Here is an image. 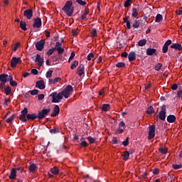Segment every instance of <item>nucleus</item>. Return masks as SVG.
I'll return each instance as SVG.
<instances>
[{
    "label": "nucleus",
    "mask_w": 182,
    "mask_h": 182,
    "mask_svg": "<svg viewBox=\"0 0 182 182\" xmlns=\"http://www.w3.org/2000/svg\"><path fill=\"white\" fill-rule=\"evenodd\" d=\"M52 97V102L53 103H59L63 97L61 92H53L50 95Z\"/></svg>",
    "instance_id": "3"
},
{
    "label": "nucleus",
    "mask_w": 182,
    "mask_h": 182,
    "mask_svg": "<svg viewBox=\"0 0 182 182\" xmlns=\"http://www.w3.org/2000/svg\"><path fill=\"white\" fill-rule=\"evenodd\" d=\"M126 127V124L124 122L122 121L119 124V128L117 130V133H119V134H122L124 132V127Z\"/></svg>",
    "instance_id": "11"
},
{
    "label": "nucleus",
    "mask_w": 182,
    "mask_h": 182,
    "mask_svg": "<svg viewBox=\"0 0 182 182\" xmlns=\"http://www.w3.org/2000/svg\"><path fill=\"white\" fill-rule=\"evenodd\" d=\"M159 173H160V169H159V168H156L153 170L154 174H159Z\"/></svg>",
    "instance_id": "61"
},
{
    "label": "nucleus",
    "mask_w": 182,
    "mask_h": 182,
    "mask_svg": "<svg viewBox=\"0 0 182 182\" xmlns=\"http://www.w3.org/2000/svg\"><path fill=\"white\" fill-rule=\"evenodd\" d=\"M26 118L28 119V120H35V119H38V114L35 113L28 114L26 115Z\"/></svg>",
    "instance_id": "20"
},
{
    "label": "nucleus",
    "mask_w": 182,
    "mask_h": 182,
    "mask_svg": "<svg viewBox=\"0 0 182 182\" xmlns=\"http://www.w3.org/2000/svg\"><path fill=\"white\" fill-rule=\"evenodd\" d=\"M36 62L38 65V66L41 67L42 65H43V58L41 57V55L37 54L36 58Z\"/></svg>",
    "instance_id": "15"
},
{
    "label": "nucleus",
    "mask_w": 182,
    "mask_h": 182,
    "mask_svg": "<svg viewBox=\"0 0 182 182\" xmlns=\"http://www.w3.org/2000/svg\"><path fill=\"white\" fill-rule=\"evenodd\" d=\"M138 15H139V13H137V9L133 8L132 14V16H133V18H137Z\"/></svg>",
    "instance_id": "37"
},
{
    "label": "nucleus",
    "mask_w": 182,
    "mask_h": 182,
    "mask_svg": "<svg viewBox=\"0 0 182 182\" xmlns=\"http://www.w3.org/2000/svg\"><path fill=\"white\" fill-rule=\"evenodd\" d=\"M9 82H10L11 86H12L13 87L18 86V82H16V81L14 80V77H12V75H9Z\"/></svg>",
    "instance_id": "22"
},
{
    "label": "nucleus",
    "mask_w": 182,
    "mask_h": 182,
    "mask_svg": "<svg viewBox=\"0 0 182 182\" xmlns=\"http://www.w3.org/2000/svg\"><path fill=\"white\" fill-rule=\"evenodd\" d=\"M80 146L82 147H87V142H86V141H82L80 143Z\"/></svg>",
    "instance_id": "59"
},
{
    "label": "nucleus",
    "mask_w": 182,
    "mask_h": 182,
    "mask_svg": "<svg viewBox=\"0 0 182 182\" xmlns=\"http://www.w3.org/2000/svg\"><path fill=\"white\" fill-rule=\"evenodd\" d=\"M76 2L79 4L80 5H82V6H85L86 5V1H84L82 0H76Z\"/></svg>",
    "instance_id": "52"
},
{
    "label": "nucleus",
    "mask_w": 182,
    "mask_h": 182,
    "mask_svg": "<svg viewBox=\"0 0 182 182\" xmlns=\"http://www.w3.org/2000/svg\"><path fill=\"white\" fill-rule=\"evenodd\" d=\"M45 40H41L40 41L37 42L36 43V48L37 50H39L40 52L43 50V48H45Z\"/></svg>",
    "instance_id": "6"
},
{
    "label": "nucleus",
    "mask_w": 182,
    "mask_h": 182,
    "mask_svg": "<svg viewBox=\"0 0 182 182\" xmlns=\"http://www.w3.org/2000/svg\"><path fill=\"white\" fill-rule=\"evenodd\" d=\"M14 119H15V115L13 114L11 115L9 118H8L6 122V123H11V122H12V120H14Z\"/></svg>",
    "instance_id": "51"
},
{
    "label": "nucleus",
    "mask_w": 182,
    "mask_h": 182,
    "mask_svg": "<svg viewBox=\"0 0 182 182\" xmlns=\"http://www.w3.org/2000/svg\"><path fill=\"white\" fill-rule=\"evenodd\" d=\"M101 109L103 112H107V110H110V105L109 104H104L101 105Z\"/></svg>",
    "instance_id": "24"
},
{
    "label": "nucleus",
    "mask_w": 182,
    "mask_h": 182,
    "mask_svg": "<svg viewBox=\"0 0 182 182\" xmlns=\"http://www.w3.org/2000/svg\"><path fill=\"white\" fill-rule=\"evenodd\" d=\"M87 15H89V11L87 9H85V11H82L81 19L85 20Z\"/></svg>",
    "instance_id": "27"
},
{
    "label": "nucleus",
    "mask_w": 182,
    "mask_h": 182,
    "mask_svg": "<svg viewBox=\"0 0 182 182\" xmlns=\"http://www.w3.org/2000/svg\"><path fill=\"white\" fill-rule=\"evenodd\" d=\"M44 98H45V95L43 94H40L38 96V100H43Z\"/></svg>",
    "instance_id": "60"
},
{
    "label": "nucleus",
    "mask_w": 182,
    "mask_h": 182,
    "mask_svg": "<svg viewBox=\"0 0 182 182\" xmlns=\"http://www.w3.org/2000/svg\"><path fill=\"white\" fill-rule=\"evenodd\" d=\"M73 2L72 1H68L65 3L64 7L63 8V11L68 15V16H72L73 15Z\"/></svg>",
    "instance_id": "1"
},
{
    "label": "nucleus",
    "mask_w": 182,
    "mask_h": 182,
    "mask_svg": "<svg viewBox=\"0 0 182 182\" xmlns=\"http://www.w3.org/2000/svg\"><path fill=\"white\" fill-rule=\"evenodd\" d=\"M117 68H124L126 66V64L124 63H118L116 64Z\"/></svg>",
    "instance_id": "53"
},
{
    "label": "nucleus",
    "mask_w": 182,
    "mask_h": 182,
    "mask_svg": "<svg viewBox=\"0 0 182 182\" xmlns=\"http://www.w3.org/2000/svg\"><path fill=\"white\" fill-rule=\"evenodd\" d=\"M36 170V165L34 164H31L29 166V171L30 173H33Z\"/></svg>",
    "instance_id": "33"
},
{
    "label": "nucleus",
    "mask_w": 182,
    "mask_h": 182,
    "mask_svg": "<svg viewBox=\"0 0 182 182\" xmlns=\"http://www.w3.org/2000/svg\"><path fill=\"white\" fill-rule=\"evenodd\" d=\"M52 73H53V70H49V71H48V72L46 73V77H47L48 79H49V77H52Z\"/></svg>",
    "instance_id": "50"
},
{
    "label": "nucleus",
    "mask_w": 182,
    "mask_h": 182,
    "mask_svg": "<svg viewBox=\"0 0 182 182\" xmlns=\"http://www.w3.org/2000/svg\"><path fill=\"white\" fill-rule=\"evenodd\" d=\"M163 21V16L161 14H157L156 16L155 22L159 23V22H161Z\"/></svg>",
    "instance_id": "32"
},
{
    "label": "nucleus",
    "mask_w": 182,
    "mask_h": 182,
    "mask_svg": "<svg viewBox=\"0 0 182 182\" xmlns=\"http://www.w3.org/2000/svg\"><path fill=\"white\" fill-rule=\"evenodd\" d=\"M154 113V109L153 108V107L150 106L149 107H148V109L146 110V114H152Z\"/></svg>",
    "instance_id": "35"
},
{
    "label": "nucleus",
    "mask_w": 182,
    "mask_h": 182,
    "mask_svg": "<svg viewBox=\"0 0 182 182\" xmlns=\"http://www.w3.org/2000/svg\"><path fill=\"white\" fill-rule=\"evenodd\" d=\"M157 50L154 48H147L146 49V55L148 56H153L156 53Z\"/></svg>",
    "instance_id": "21"
},
{
    "label": "nucleus",
    "mask_w": 182,
    "mask_h": 182,
    "mask_svg": "<svg viewBox=\"0 0 182 182\" xmlns=\"http://www.w3.org/2000/svg\"><path fill=\"white\" fill-rule=\"evenodd\" d=\"M159 119L161 120H166V105L161 107V110L159 112Z\"/></svg>",
    "instance_id": "10"
},
{
    "label": "nucleus",
    "mask_w": 182,
    "mask_h": 182,
    "mask_svg": "<svg viewBox=\"0 0 182 182\" xmlns=\"http://www.w3.org/2000/svg\"><path fill=\"white\" fill-rule=\"evenodd\" d=\"M122 144L123 146H127V144H129V137H127L126 140L122 142Z\"/></svg>",
    "instance_id": "64"
},
{
    "label": "nucleus",
    "mask_w": 182,
    "mask_h": 182,
    "mask_svg": "<svg viewBox=\"0 0 182 182\" xmlns=\"http://www.w3.org/2000/svg\"><path fill=\"white\" fill-rule=\"evenodd\" d=\"M23 16H25L28 19H31L33 16V10H32L31 9L25 10L23 11Z\"/></svg>",
    "instance_id": "7"
},
{
    "label": "nucleus",
    "mask_w": 182,
    "mask_h": 182,
    "mask_svg": "<svg viewBox=\"0 0 182 182\" xmlns=\"http://www.w3.org/2000/svg\"><path fill=\"white\" fill-rule=\"evenodd\" d=\"M50 113V109H43L41 111L38 112V119L39 120H42V119H44V117H46L47 114H49Z\"/></svg>",
    "instance_id": "4"
},
{
    "label": "nucleus",
    "mask_w": 182,
    "mask_h": 182,
    "mask_svg": "<svg viewBox=\"0 0 182 182\" xmlns=\"http://www.w3.org/2000/svg\"><path fill=\"white\" fill-rule=\"evenodd\" d=\"M161 68H163V64H161V63H158V64L155 66V70H157V72H159V70H160V69H161Z\"/></svg>",
    "instance_id": "46"
},
{
    "label": "nucleus",
    "mask_w": 182,
    "mask_h": 182,
    "mask_svg": "<svg viewBox=\"0 0 182 182\" xmlns=\"http://www.w3.org/2000/svg\"><path fill=\"white\" fill-rule=\"evenodd\" d=\"M73 90V87L71 85H68L64 90L60 92L63 97H64L65 99H68L70 97V95Z\"/></svg>",
    "instance_id": "2"
},
{
    "label": "nucleus",
    "mask_w": 182,
    "mask_h": 182,
    "mask_svg": "<svg viewBox=\"0 0 182 182\" xmlns=\"http://www.w3.org/2000/svg\"><path fill=\"white\" fill-rule=\"evenodd\" d=\"M58 52V55H62V53H63V52H65V49H63V48H58V50H57Z\"/></svg>",
    "instance_id": "63"
},
{
    "label": "nucleus",
    "mask_w": 182,
    "mask_h": 182,
    "mask_svg": "<svg viewBox=\"0 0 182 182\" xmlns=\"http://www.w3.org/2000/svg\"><path fill=\"white\" fill-rule=\"evenodd\" d=\"M159 151L161 153V154H166V153H167V148H161L159 149Z\"/></svg>",
    "instance_id": "49"
},
{
    "label": "nucleus",
    "mask_w": 182,
    "mask_h": 182,
    "mask_svg": "<svg viewBox=\"0 0 182 182\" xmlns=\"http://www.w3.org/2000/svg\"><path fill=\"white\" fill-rule=\"evenodd\" d=\"M36 87L43 90V89H45V82L43 80H38L36 84Z\"/></svg>",
    "instance_id": "17"
},
{
    "label": "nucleus",
    "mask_w": 182,
    "mask_h": 182,
    "mask_svg": "<svg viewBox=\"0 0 182 182\" xmlns=\"http://www.w3.org/2000/svg\"><path fill=\"white\" fill-rule=\"evenodd\" d=\"M128 59L129 62H133V60H136V53H134V51L129 53V54L128 55Z\"/></svg>",
    "instance_id": "19"
},
{
    "label": "nucleus",
    "mask_w": 182,
    "mask_h": 182,
    "mask_svg": "<svg viewBox=\"0 0 182 182\" xmlns=\"http://www.w3.org/2000/svg\"><path fill=\"white\" fill-rule=\"evenodd\" d=\"M77 73L80 76H83V75H85V65H83V64L79 65Z\"/></svg>",
    "instance_id": "13"
},
{
    "label": "nucleus",
    "mask_w": 182,
    "mask_h": 182,
    "mask_svg": "<svg viewBox=\"0 0 182 182\" xmlns=\"http://www.w3.org/2000/svg\"><path fill=\"white\" fill-rule=\"evenodd\" d=\"M97 35V30L96 28H92L91 30V38H95Z\"/></svg>",
    "instance_id": "39"
},
{
    "label": "nucleus",
    "mask_w": 182,
    "mask_h": 182,
    "mask_svg": "<svg viewBox=\"0 0 182 182\" xmlns=\"http://www.w3.org/2000/svg\"><path fill=\"white\" fill-rule=\"evenodd\" d=\"M20 28L22 31H26L28 28H26V23L25 21L20 22Z\"/></svg>",
    "instance_id": "30"
},
{
    "label": "nucleus",
    "mask_w": 182,
    "mask_h": 182,
    "mask_svg": "<svg viewBox=\"0 0 182 182\" xmlns=\"http://www.w3.org/2000/svg\"><path fill=\"white\" fill-rule=\"evenodd\" d=\"M178 97H182V88H180L177 92Z\"/></svg>",
    "instance_id": "62"
},
{
    "label": "nucleus",
    "mask_w": 182,
    "mask_h": 182,
    "mask_svg": "<svg viewBox=\"0 0 182 182\" xmlns=\"http://www.w3.org/2000/svg\"><path fill=\"white\" fill-rule=\"evenodd\" d=\"M19 45H21V43H20V42H17V43L14 45V48H13V51H14V52H16V50H18V48H19Z\"/></svg>",
    "instance_id": "41"
},
{
    "label": "nucleus",
    "mask_w": 182,
    "mask_h": 182,
    "mask_svg": "<svg viewBox=\"0 0 182 182\" xmlns=\"http://www.w3.org/2000/svg\"><path fill=\"white\" fill-rule=\"evenodd\" d=\"M171 49H175L176 50H181L182 47L179 43H173L171 46Z\"/></svg>",
    "instance_id": "23"
},
{
    "label": "nucleus",
    "mask_w": 182,
    "mask_h": 182,
    "mask_svg": "<svg viewBox=\"0 0 182 182\" xmlns=\"http://www.w3.org/2000/svg\"><path fill=\"white\" fill-rule=\"evenodd\" d=\"M140 26V21L139 19H135L132 27L134 28V29H137V28H139Z\"/></svg>",
    "instance_id": "26"
},
{
    "label": "nucleus",
    "mask_w": 182,
    "mask_h": 182,
    "mask_svg": "<svg viewBox=\"0 0 182 182\" xmlns=\"http://www.w3.org/2000/svg\"><path fill=\"white\" fill-rule=\"evenodd\" d=\"M62 48V43L56 42L55 47L54 48L55 50H58Z\"/></svg>",
    "instance_id": "40"
},
{
    "label": "nucleus",
    "mask_w": 182,
    "mask_h": 182,
    "mask_svg": "<svg viewBox=\"0 0 182 182\" xmlns=\"http://www.w3.org/2000/svg\"><path fill=\"white\" fill-rule=\"evenodd\" d=\"M77 65H79V62L77 60H75L74 62L72 63L70 69L73 70V69H75L76 66H77Z\"/></svg>",
    "instance_id": "38"
},
{
    "label": "nucleus",
    "mask_w": 182,
    "mask_h": 182,
    "mask_svg": "<svg viewBox=\"0 0 182 182\" xmlns=\"http://www.w3.org/2000/svg\"><path fill=\"white\" fill-rule=\"evenodd\" d=\"M12 92V88L11 87L8 86L4 88V93L8 96L9 95H11V92Z\"/></svg>",
    "instance_id": "28"
},
{
    "label": "nucleus",
    "mask_w": 182,
    "mask_h": 182,
    "mask_svg": "<svg viewBox=\"0 0 182 182\" xmlns=\"http://www.w3.org/2000/svg\"><path fill=\"white\" fill-rule=\"evenodd\" d=\"M87 139L90 144H93L96 142V139L92 136H88Z\"/></svg>",
    "instance_id": "44"
},
{
    "label": "nucleus",
    "mask_w": 182,
    "mask_h": 182,
    "mask_svg": "<svg viewBox=\"0 0 182 182\" xmlns=\"http://www.w3.org/2000/svg\"><path fill=\"white\" fill-rule=\"evenodd\" d=\"M50 172L52 173V174H54L55 176H56L59 174V169L58 168V167L55 166L51 168Z\"/></svg>",
    "instance_id": "29"
},
{
    "label": "nucleus",
    "mask_w": 182,
    "mask_h": 182,
    "mask_svg": "<svg viewBox=\"0 0 182 182\" xmlns=\"http://www.w3.org/2000/svg\"><path fill=\"white\" fill-rule=\"evenodd\" d=\"M29 93L31 95H32V96H35V95H38V93H39V90H31V91H29Z\"/></svg>",
    "instance_id": "43"
},
{
    "label": "nucleus",
    "mask_w": 182,
    "mask_h": 182,
    "mask_svg": "<svg viewBox=\"0 0 182 182\" xmlns=\"http://www.w3.org/2000/svg\"><path fill=\"white\" fill-rule=\"evenodd\" d=\"M60 80H62V79L59 77H56L55 78H54V83L55 85H56V83L60 82Z\"/></svg>",
    "instance_id": "58"
},
{
    "label": "nucleus",
    "mask_w": 182,
    "mask_h": 182,
    "mask_svg": "<svg viewBox=\"0 0 182 182\" xmlns=\"http://www.w3.org/2000/svg\"><path fill=\"white\" fill-rule=\"evenodd\" d=\"M59 105H55L53 108V112L51 113V117H55V116H58V114H59Z\"/></svg>",
    "instance_id": "18"
},
{
    "label": "nucleus",
    "mask_w": 182,
    "mask_h": 182,
    "mask_svg": "<svg viewBox=\"0 0 182 182\" xmlns=\"http://www.w3.org/2000/svg\"><path fill=\"white\" fill-rule=\"evenodd\" d=\"M124 21L127 25V29H131L132 28V26L130 25V21H129V18H124Z\"/></svg>",
    "instance_id": "34"
},
{
    "label": "nucleus",
    "mask_w": 182,
    "mask_h": 182,
    "mask_svg": "<svg viewBox=\"0 0 182 182\" xmlns=\"http://www.w3.org/2000/svg\"><path fill=\"white\" fill-rule=\"evenodd\" d=\"M75 51H73L69 58L68 62H70V60H72V59H73V58H75Z\"/></svg>",
    "instance_id": "57"
},
{
    "label": "nucleus",
    "mask_w": 182,
    "mask_h": 182,
    "mask_svg": "<svg viewBox=\"0 0 182 182\" xmlns=\"http://www.w3.org/2000/svg\"><path fill=\"white\" fill-rule=\"evenodd\" d=\"M50 133H53V134H55V133H59V129H57L56 128L51 129L50 130Z\"/></svg>",
    "instance_id": "55"
},
{
    "label": "nucleus",
    "mask_w": 182,
    "mask_h": 182,
    "mask_svg": "<svg viewBox=\"0 0 182 182\" xmlns=\"http://www.w3.org/2000/svg\"><path fill=\"white\" fill-rule=\"evenodd\" d=\"M78 33H79V29H77V28L73 29V31H72L73 36H77Z\"/></svg>",
    "instance_id": "42"
},
{
    "label": "nucleus",
    "mask_w": 182,
    "mask_h": 182,
    "mask_svg": "<svg viewBox=\"0 0 182 182\" xmlns=\"http://www.w3.org/2000/svg\"><path fill=\"white\" fill-rule=\"evenodd\" d=\"M55 48H50L48 51H47V55H48V56H50L53 53V52H55Z\"/></svg>",
    "instance_id": "48"
},
{
    "label": "nucleus",
    "mask_w": 182,
    "mask_h": 182,
    "mask_svg": "<svg viewBox=\"0 0 182 182\" xmlns=\"http://www.w3.org/2000/svg\"><path fill=\"white\" fill-rule=\"evenodd\" d=\"M93 58H95V54H93V53H90L88 54V55L87 56V60H92V59H93Z\"/></svg>",
    "instance_id": "47"
},
{
    "label": "nucleus",
    "mask_w": 182,
    "mask_h": 182,
    "mask_svg": "<svg viewBox=\"0 0 182 182\" xmlns=\"http://www.w3.org/2000/svg\"><path fill=\"white\" fill-rule=\"evenodd\" d=\"M21 58L13 57L11 59V68H16L18 63H21Z\"/></svg>",
    "instance_id": "9"
},
{
    "label": "nucleus",
    "mask_w": 182,
    "mask_h": 182,
    "mask_svg": "<svg viewBox=\"0 0 182 182\" xmlns=\"http://www.w3.org/2000/svg\"><path fill=\"white\" fill-rule=\"evenodd\" d=\"M34 23L33 24V26L34 28H41L42 26V20L41 18H37L33 19Z\"/></svg>",
    "instance_id": "12"
},
{
    "label": "nucleus",
    "mask_w": 182,
    "mask_h": 182,
    "mask_svg": "<svg viewBox=\"0 0 182 182\" xmlns=\"http://www.w3.org/2000/svg\"><path fill=\"white\" fill-rule=\"evenodd\" d=\"M0 81L1 82V85H5V83H6V82H8V75L1 74L0 75Z\"/></svg>",
    "instance_id": "16"
},
{
    "label": "nucleus",
    "mask_w": 182,
    "mask_h": 182,
    "mask_svg": "<svg viewBox=\"0 0 182 182\" xmlns=\"http://www.w3.org/2000/svg\"><path fill=\"white\" fill-rule=\"evenodd\" d=\"M155 136H156V127H154V125L150 126L149 128L148 139L151 140V139H154Z\"/></svg>",
    "instance_id": "5"
},
{
    "label": "nucleus",
    "mask_w": 182,
    "mask_h": 182,
    "mask_svg": "<svg viewBox=\"0 0 182 182\" xmlns=\"http://www.w3.org/2000/svg\"><path fill=\"white\" fill-rule=\"evenodd\" d=\"M167 122L168 123H174L176 122V116L174 115H169L167 117Z\"/></svg>",
    "instance_id": "25"
},
{
    "label": "nucleus",
    "mask_w": 182,
    "mask_h": 182,
    "mask_svg": "<svg viewBox=\"0 0 182 182\" xmlns=\"http://www.w3.org/2000/svg\"><path fill=\"white\" fill-rule=\"evenodd\" d=\"M130 2H132V0H126L124 7L128 8V6H130Z\"/></svg>",
    "instance_id": "56"
},
{
    "label": "nucleus",
    "mask_w": 182,
    "mask_h": 182,
    "mask_svg": "<svg viewBox=\"0 0 182 182\" xmlns=\"http://www.w3.org/2000/svg\"><path fill=\"white\" fill-rule=\"evenodd\" d=\"M146 43H147V40H146V39L140 40L138 42L139 46H144V45H146Z\"/></svg>",
    "instance_id": "36"
},
{
    "label": "nucleus",
    "mask_w": 182,
    "mask_h": 182,
    "mask_svg": "<svg viewBox=\"0 0 182 182\" xmlns=\"http://www.w3.org/2000/svg\"><path fill=\"white\" fill-rule=\"evenodd\" d=\"M28 114V108L25 107L23 110L21 111L19 119L21 122H26V115Z\"/></svg>",
    "instance_id": "8"
},
{
    "label": "nucleus",
    "mask_w": 182,
    "mask_h": 182,
    "mask_svg": "<svg viewBox=\"0 0 182 182\" xmlns=\"http://www.w3.org/2000/svg\"><path fill=\"white\" fill-rule=\"evenodd\" d=\"M16 176H17L16 169H15V168H13L11 171L9 178H10V180H15V178H16Z\"/></svg>",
    "instance_id": "14"
},
{
    "label": "nucleus",
    "mask_w": 182,
    "mask_h": 182,
    "mask_svg": "<svg viewBox=\"0 0 182 182\" xmlns=\"http://www.w3.org/2000/svg\"><path fill=\"white\" fill-rule=\"evenodd\" d=\"M123 160H124L125 161L127 160H129V157L130 156V154L129 153V151H126L124 152L123 154Z\"/></svg>",
    "instance_id": "31"
},
{
    "label": "nucleus",
    "mask_w": 182,
    "mask_h": 182,
    "mask_svg": "<svg viewBox=\"0 0 182 182\" xmlns=\"http://www.w3.org/2000/svg\"><path fill=\"white\" fill-rule=\"evenodd\" d=\"M173 168L175 170H178V168H182V165L181 164H173L172 165Z\"/></svg>",
    "instance_id": "45"
},
{
    "label": "nucleus",
    "mask_w": 182,
    "mask_h": 182,
    "mask_svg": "<svg viewBox=\"0 0 182 182\" xmlns=\"http://www.w3.org/2000/svg\"><path fill=\"white\" fill-rule=\"evenodd\" d=\"M167 50H168V46H165L164 44L162 49L163 53H167Z\"/></svg>",
    "instance_id": "54"
}]
</instances>
